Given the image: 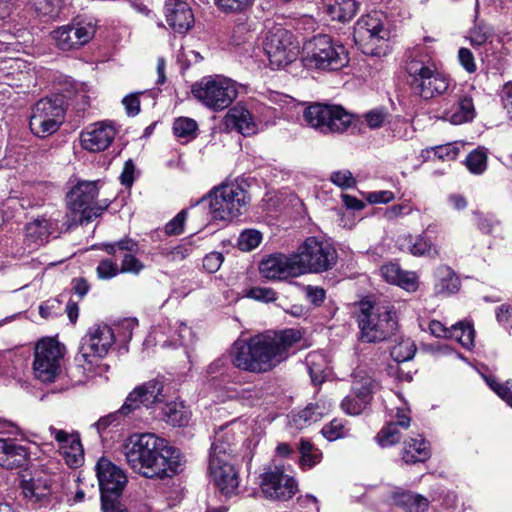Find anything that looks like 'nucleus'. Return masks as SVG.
Here are the masks:
<instances>
[{"mask_svg": "<svg viewBox=\"0 0 512 512\" xmlns=\"http://www.w3.org/2000/svg\"><path fill=\"white\" fill-rule=\"evenodd\" d=\"M130 468L146 478H167L177 474L184 463L180 450L155 434L130 436L124 445Z\"/></svg>", "mask_w": 512, "mask_h": 512, "instance_id": "nucleus-1", "label": "nucleus"}, {"mask_svg": "<svg viewBox=\"0 0 512 512\" xmlns=\"http://www.w3.org/2000/svg\"><path fill=\"white\" fill-rule=\"evenodd\" d=\"M295 329L281 333L259 334L248 341L237 340L231 348V361L241 370L263 373L287 359L290 348L300 340Z\"/></svg>", "mask_w": 512, "mask_h": 512, "instance_id": "nucleus-2", "label": "nucleus"}, {"mask_svg": "<svg viewBox=\"0 0 512 512\" xmlns=\"http://www.w3.org/2000/svg\"><path fill=\"white\" fill-rule=\"evenodd\" d=\"M236 426H240V423L232 421L215 432L209 456L210 477L215 486L226 496L236 494L239 486L238 473L228 461L232 446L237 440L234 432Z\"/></svg>", "mask_w": 512, "mask_h": 512, "instance_id": "nucleus-3", "label": "nucleus"}, {"mask_svg": "<svg viewBox=\"0 0 512 512\" xmlns=\"http://www.w3.org/2000/svg\"><path fill=\"white\" fill-rule=\"evenodd\" d=\"M413 93L423 100H430L449 91L452 80L439 72L428 54L415 53L407 62Z\"/></svg>", "mask_w": 512, "mask_h": 512, "instance_id": "nucleus-4", "label": "nucleus"}, {"mask_svg": "<svg viewBox=\"0 0 512 512\" xmlns=\"http://www.w3.org/2000/svg\"><path fill=\"white\" fill-rule=\"evenodd\" d=\"M302 62L310 69L338 71L348 64V51L329 35L319 34L304 43Z\"/></svg>", "mask_w": 512, "mask_h": 512, "instance_id": "nucleus-5", "label": "nucleus"}, {"mask_svg": "<svg viewBox=\"0 0 512 512\" xmlns=\"http://www.w3.org/2000/svg\"><path fill=\"white\" fill-rule=\"evenodd\" d=\"M360 337L365 342H378L390 336L397 327L395 311L389 304L360 303L358 315Z\"/></svg>", "mask_w": 512, "mask_h": 512, "instance_id": "nucleus-6", "label": "nucleus"}, {"mask_svg": "<svg viewBox=\"0 0 512 512\" xmlns=\"http://www.w3.org/2000/svg\"><path fill=\"white\" fill-rule=\"evenodd\" d=\"M204 200L212 219L228 222L246 212L250 197L241 185L231 182L215 187Z\"/></svg>", "mask_w": 512, "mask_h": 512, "instance_id": "nucleus-7", "label": "nucleus"}, {"mask_svg": "<svg viewBox=\"0 0 512 512\" xmlns=\"http://www.w3.org/2000/svg\"><path fill=\"white\" fill-rule=\"evenodd\" d=\"M293 254L299 275L328 271L337 262L336 249L328 241L316 236L307 237Z\"/></svg>", "mask_w": 512, "mask_h": 512, "instance_id": "nucleus-8", "label": "nucleus"}, {"mask_svg": "<svg viewBox=\"0 0 512 512\" xmlns=\"http://www.w3.org/2000/svg\"><path fill=\"white\" fill-rule=\"evenodd\" d=\"M193 96L214 112L229 107L238 96V84L222 75L202 78L192 86Z\"/></svg>", "mask_w": 512, "mask_h": 512, "instance_id": "nucleus-9", "label": "nucleus"}, {"mask_svg": "<svg viewBox=\"0 0 512 512\" xmlns=\"http://www.w3.org/2000/svg\"><path fill=\"white\" fill-rule=\"evenodd\" d=\"M98 190V182L81 181L68 193L67 205L81 224L91 222L109 207L110 201L107 199L95 200Z\"/></svg>", "mask_w": 512, "mask_h": 512, "instance_id": "nucleus-10", "label": "nucleus"}, {"mask_svg": "<svg viewBox=\"0 0 512 512\" xmlns=\"http://www.w3.org/2000/svg\"><path fill=\"white\" fill-rule=\"evenodd\" d=\"M306 123L321 133H343L352 123V116L338 105L315 103L304 110Z\"/></svg>", "mask_w": 512, "mask_h": 512, "instance_id": "nucleus-11", "label": "nucleus"}, {"mask_svg": "<svg viewBox=\"0 0 512 512\" xmlns=\"http://www.w3.org/2000/svg\"><path fill=\"white\" fill-rule=\"evenodd\" d=\"M299 49V42L289 30L275 26L268 31L264 50L273 68H284L295 61Z\"/></svg>", "mask_w": 512, "mask_h": 512, "instance_id": "nucleus-12", "label": "nucleus"}, {"mask_svg": "<svg viewBox=\"0 0 512 512\" xmlns=\"http://www.w3.org/2000/svg\"><path fill=\"white\" fill-rule=\"evenodd\" d=\"M390 30L386 15L381 11H372L363 15L354 26V40L365 54L376 55L372 47L388 40Z\"/></svg>", "mask_w": 512, "mask_h": 512, "instance_id": "nucleus-13", "label": "nucleus"}, {"mask_svg": "<svg viewBox=\"0 0 512 512\" xmlns=\"http://www.w3.org/2000/svg\"><path fill=\"white\" fill-rule=\"evenodd\" d=\"M63 118L64 108L61 97L41 99L32 109L30 130L35 136L44 138L59 129Z\"/></svg>", "mask_w": 512, "mask_h": 512, "instance_id": "nucleus-14", "label": "nucleus"}, {"mask_svg": "<svg viewBox=\"0 0 512 512\" xmlns=\"http://www.w3.org/2000/svg\"><path fill=\"white\" fill-rule=\"evenodd\" d=\"M63 346L53 338L38 341L34 350L33 370L42 382H53L60 373Z\"/></svg>", "mask_w": 512, "mask_h": 512, "instance_id": "nucleus-15", "label": "nucleus"}, {"mask_svg": "<svg viewBox=\"0 0 512 512\" xmlns=\"http://www.w3.org/2000/svg\"><path fill=\"white\" fill-rule=\"evenodd\" d=\"M115 342L112 328L106 324H94L82 337L79 348V361L94 365L103 359Z\"/></svg>", "mask_w": 512, "mask_h": 512, "instance_id": "nucleus-16", "label": "nucleus"}, {"mask_svg": "<svg viewBox=\"0 0 512 512\" xmlns=\"http://www.w3.org/2000/svg\"><path fill=\"white\" fill-rule=\"evenodd\" d=\"M260 487L267 498L282 501L289 500L297 491L293 477L285 474L279 466L269 468L261 475Z\"/></svg>", "mask_w": 512, "mask_h": 512, "instance_id": "nucleus-17", "label": "nucleus"}, {"mask_svg": "<svg viewBox=\"0 0 512 512\" xmlns=\"http://www.w3.org/2000/svg\"><path fill=\"white\" fill-rule=\"evenodd\" d=\"M94 33L92 25L77 23L58 27L51 32V38L58 49L70 51L87 44L93 38Z\"/></svg>", "mask_w": 512, "mask_h": 512, "instance_id": "nucleus-18", "label": "nucleus"}, {"mask_svg": "<svg viewBox=\"0 0 512 512\" xmlns=\"http://www.w3.org/2000/svg\"><path fill=\"white\" fill-rule=\"evenodd\" d=\"M163 383L158 380H150L128 394L120 412L130 414L141 406L150 407L163 401Z\"/></svg>", "mask_w": 512, "mask_h": 512, "instance_id": "nucleus-19", "label": "nucleus"}, {"mask_svg": "<svg viewBox=\"0 0 512 512\" xmlns=\"http://www.w3.org/2000/svg\"><path fill=\"white\" fill-rule=\"evenodd\" d=\"M96 475L101 494H120L127 483L124 471L105 457L98 460Z\"/></svg>", "mask_w": 512, "mask_h": 512, "instance_id": "nucleus-20", "label": "nucleus"}, {"mask_svg": "<svg viewBox=\"0 0 512 512\" xmlns=\"http://www.w3.org/2000/svg\"><path fill=\"white\" fill-rule=\"evenodd\" d=\"M116 134L117 130L112 122L94 123L81 133V145L87 151L101 152L111 145Z\"/></svg>", "mask_w": 512, "mask_h": 512, "instance_id": "nucleus-21", "label": "nucleus"}, {"mask_svg": "<svg viewBox=\"0 0 512 512\" xmlns=\"http://www.w3.org/2000/svg\"><path fill=\"white\" fill-rule=\"evenodd\" d=\"M261 275L269 280H283L300 276L294 254H274L263 259L259 265Z\"/></svg>", "mask_w": 512, "mask_h": 512, "instance_id": "nucleus-22", "label": "nucleus"}, {"mask_svg": "<svg viewBox=\"0 0 512 512\" xmlns=\"http://www.w3.org/2000/svg\"><path fill=\"white\" fill-rule=\"evenodd\" d=\"M51 435L58 442L59 452L71 467H78L83 461V449L77 433H68L53 426L49 427Z\"/></svg>", "mask_w": 512, "mask_h": 512, "instance_id": "nucleus-23", "label": "nucleus"}, {"mask_svg": "<svg viewBox=\"0 0 512 512\" xmlns=\"http://www.w3.org/2000/svg\"><path fill=\"white\" fill-rule=\"evenodd\" d=\"M223 125L227 130H234L243 136L257 133L258 125L252 113L241 103L230 108L223 118Z\"/></svg>", "mask_w": 512, "mask_h": 512, "instance_id": "nucleus-24", "label": "nucleus"}, {"mask_svg": "<svg viewBox=\"0 0 512 512\" xmlns=\"http://www.w3.org/2000/svg\"><path fill=\"white\" fill-rule=\"evenodd\" d=\"M165 15L169 26L178 33L187 32L194 23L190 6L182 0H168L165 4Z\"/></svg>", "mask_w": 512, "mask_h": 512, "instance_id": "nucleus-25", "label": "nucleus"}, {"mask_svg": "<svg viewBox=\"0 0 512 512\" xmlns=\"http://www.w3.org/2000/svg\"><path fill=\"white\" fill-rule=\"evenodd\" d=\"M31 452L28 447L12 439L0 438V466L15 469L27 465Z\"/></svg>", "mask_w": 512, "mask_h": 512, "instance_id": "nucleus-26", "label": "nucleus"}, {"mask_svg": "<svg viewBox=\"0 0 512 512\" xmlns=\"http://www.w3.org/2000/svg\"><path fill=\"white\" fill-rule=\"evenodd\" d=\"M60 212L36 218L26 225V237L35 245H41L58 229Z\"/></svg>", "mask_w": 512, "mask_h": 512, "instance_id": "nucleus-27", "label": "nucleus"}, {"mask_svg": "<svg viewBox=\"0 0 512 512\" xmlns=\"http://www.w3.org/2000/svg\"><path fill=\"white\" fill-rule=\"evenodd\" d=\"M454 104L445 109L444 117L454 125L471 122L476 116L473 98L468 93H456Z\"/></svg>", "mask_w": 512, "mask_h": 512, "instance_id": "nucleus-28", "label": "nucleus"}, {"mask_svg": "<svg viewBox=\"0 0 512 512\" xmlns=\"http://www.w3.org/2000/svg\"><path fill=\"white\" fill-rule=\"evenodd\" d=\"M430 445L420 435L409 438L403 443L402 460L406 464L424 462L430 457Z\"/></svg>", "mask_w": 512, "mask_h": 512, "instance_id": "nucleus-29", "label": "nucleus"}, {"mask_svg": "<svg viewBox=\"0 0 512 512\" xmlns=\"http://www.w3.org/2000/svg\"><path fill=\"white\" fill-rule=\"evenodd\" d=\"M434 276L435 294L441 296H449L458 292L460 288V279L450 267L446 265L439 266L435 270Z\"/></svg>", "mask_w": 512, "mask_h": 512, "instance_id": "nucleus-30", "label": "nucleus"}, {"mask_svg": "<svg viewBox=\"0 0 512 512\" xmlns=\"http://www.w3.org/2000/svg\"><path fill=\"white\" fill-rule=\"evenodd\" d=\"M359 4L356 0H327L324 12L331 20L339 22L350 21L357 13Z\"/></svg>", "mask_w": 512, "mask_h": 512, "instance_id": "nucleus-31", "label": "nucleus"}, {"mask_svg": "<svg viewBox=\"0 0 512 512\" xmlns=\"http://www.w3.org/2000/svg\"><path fill=\"white\" fill-rule=\"evenodd\" d=\"M331 410V404L326 402H316L309 404L298 414L292 417V422L298 429H303L320 421Z\"/></svg>", "mask_w": 512, "mask_h": 512, "instance_id": "nucleus-32", "label": "nucleus"}, {"mask_svg": "<svg viewBox=\"0 0 512 512\" xmlns=\"http://www.w3.org/2000/svg\"><path fill=\"white\" fill-rule=\"evenodd\" d=\"M0 70L8 78L15 73V82H8L14 84L15 87H22L30 78V65L20 57L5 60Z\"/></svg>", "mask_w": 512, "mask_h": 512, "instance_id": "nucleus-33", "label": "nucleus"}, {"mask_svg": "<svg viewBox=\"0 0 512 512\" xmlns=\"http://www.w3.org/2000/svg\"><path fill=\"white\" fill-rule=\"evenodd\" d=\"M21 486L24 497L32 503L41 502L51 494V486L48 479L32 478L24 480Z\"/></svg>", "mask_w": 512, "mask_h": 512, "instance_id": "nucleus-34", "label": "nucleus"}, {"mask_svg": "<svg viewBox=\"0 0 512 512\" xmlns=\"http://www.w3.org/2000/svg\"><path fill=\"white\" fill-rule=\"evenodd\" d=\"M164 420L172 426H185L188 424L191 412L183 401L178 399L167 402L162 408Z\"/></svg>", "mask_w": 512, "mask_h": 512, "instance_id": "nucleus-35", "label": "nucleus"}, {"mask_svg": "<svg viewBox=\"0 0 512 512\" xmlns=\"http://www.w3.org/2000/svg\"><path fill=\"white\" fill-rule=\"evenodd\" d=\"M399 246L403 250H408L414 256H434L437 250L431 241L425 236H405L398 240Z\"/></svg>", "mask_w": 512, "mask_h": 512, "instance_id": "nucleus-36", "label": "nucleus"}, {"mask_svg": "<svg viewBox=\"0 0 512 512\" xmlns=\"http://www.w3.org/2000/svg\"><path fill=\"white\" fill-rule=\"evenodd\" d=\"M393 499L397 505L403 507L407 512H425L429 507L427 498L412 492L396 493Z\"/></svg>", "mask_w": 512, "mask_h": 512, "instance_id": "nucleus-37", "label": "nucleus"}, {"mask_svg": "<svg viewBox=\"0 0 512 512\" xmlns=\"http://www.w3.org/2000/svg\"><path fill=\"white\" fill-rule=\"evenodd\" d=\"M378 384L375 380H373L370 376H363L360 372H358L354 376V381L352 384V393L355 395L357 399H361L362 401L370 404L372 399V394L377 388Z\"/></svg>", "mask_w": 512, "mask_h": 512, "instance_id": "nucleus-38", "label": "nucleus"}, {"mask_svg": "<svg viewBox=\"0 0 512 512\" xmlns=\"http://www.w3.org/2000/svg\"><path fill=\"white\" fill-rule=\"evenodd\" d=\"M299 453V465L303 470H309L321 462L322 452L306 439H301Z\"/></svg>", "mask_w": 512, "mask_h": 512, "instance_id": "nucleus-39", "label": "nucleus"}, {"mask_svg": "<svg viewBox=\"0 0 512 512\" xmlns=\"http://www.w3.org/2000/svg\"><path fill=\"white\" fill-rule=\"evenodd\" d=\"M306 366L313 382H322L327 368V359L322 352H310L305 359Z\"/></svg>", "mask_w": 512, "mask_h": 512, "instance_id": "nucleus-40", "label": "nucleus"}, {"mask_svg": "<svg viewBox=\"0 0 512 512\" xmlns=\"http://www.w3.org/2000/svg\"><path fill=\"white\" fill-rule=\"evenodd\" d=\"M475 331L469 322H459L450 328V338L459 342L464 348L474 346Z\"/></svg>", "mask_w": 512, "mask_h": 512, "instance_id": "nucleus-41", "label": "nucleus"}, {"mask_svg": "<svg viewBox=\"0 0 512 512\" xmlns=\"http://www.w3.org/2000/svg\"><path fill=\"white\" fill-rule=\"evenodd\" d=\"M475 225L484 234L496 236L502 230L501 222L490 213L474 212Z\"/></svg>", "mask_w": 512, "mask_h": 512, "instance_id": "nucleus-42", "label": "nucleus"}, {"mask_svg": "<svg viewBox=\"0 0 512 512\" xmlns=\"http://www.w3.org/2000/svg\"><path fill=\"white\" fill-rule=\"evenodd\" d=\"M400 427L395 421L388 420L387 424L379 431L376 440L381 447L395 445L401 439Z\"/></svg>", "mask_w": 512, "mask_h": 512, "instance_id": "nucleus-43", "label": "nucleus"}, {"mask_svg": "<svg viewBox=\"0 0 512 512\" xmlns=\"http://www.w3.org/2000/svg\"><path fill=\"white\" fill-rule=\"evenodd\" d=\"M197 122L189 117H179L173 123V131L176 137L190 140L196 137Z\"/></svg>", "mask_w": 512, "mask_h": 512, "instance_id": "nucleus-44", "label": "nucleus"}, {"mask_svg": "<svg viewBox=\"0 0 512 512\" xmlns=\"http://www.w3.org/2000/svg\"><path fill=\"white\" fill-rule=\"evenodd\" d=\"M416 352V346L410 338L399 340L391 348V357L396 362H405L413 358Z\"/></svg>", "mask_w": 512, "mask_h": 512, "instance_id": "nucleus-45", "label": "nucleus"}, {"mask_svg": "<svg viewBox=\"0 0 512 512\" xmlns=\"http://www.w3.org/2000/svg\"><path fill=\"white\" fill-rule=\"evenodd\" d=\"M170 341L173 345L188 347L194 342V334L186 324L176 322L171 331Z\"/></svg>", "mask_w": 512, "mask_h": 512, "instance_id": "nucleus-46", "label": "nucleus"}, {"mask_svg": "<svg viewBox=\"0 0 512 512\" xmlns=\"http://www.w3.org/2000/svg\"><path fill=\"white\" fill-rule=\"evenodd\" d=\"M466 166L473 174H482L487 167V153L483 149H475L466 158Z\"/></svg>", "mask_w": 512, "mask_h": 512, "instance_id": "nucleus-47", "label": "nucleus"}, {"mask_svg": "<svg viewBox=\"0 0 512 512\" xmlns=\"http://www.w3.org/2000/svg\"><path fill=\"white\" fill-rule=\"evenodd\" d=\"M488 386L510 407H512V381H506L504 383L498 382L496 379L491 377L485 378Z\"/></svg>", "mask_w": 512, "mask_h": 512, "instance_id": "nucleus-48", "label": "nucleus"}, {"mask_svg": "<svg viewBox=\"0 0 512 512\" xmlns=\"http://www.w3.org/2000/svg\"><path fill=\"white\" fill-rule=\"evenodd\" d=\"M262 240V235L259 231L248 229L243 231L238 238V247L242 251H251L255 249Z\"/></svg>", "mask_w": 512, "mask_h": 512, "instance_id": "nucleus-49", "label": "nucleus"}, {"mask_svg": "<svg viewBox=\"0 0 512 512\" xmlns=\"http://www.w3.org/2000/svg\"><path fill=\"white\" fill-rule=\"evenodd\" d=\"M37 13L56 17L62 9L63 0H32Z\"/></svg>", "mask_w": 512, "mask_h": 512, "instance_id": "nucleus-50", "label": "nucleus"}, {"mask_svg": "<svg viewBox=\"0 0 512 512\" xmlns=\"http://www.w3.org/2000/svg\"><path fill=\"white\" fill-rule=\"evenodd\" d=\"M254 0H215L216 7L225 14L242 12L253 4Z\"/></svg>", "mask_w": 512, "mask_h": 512, "instance_id": "nucleus-51", "label": "nucleus"}, {"mask_svg": "<svg viewBox=\"0 0 512 512\" xmlns=\"http://www.w3.org/2000/svg\"><path fill=\"white\" fill-rule=\"evenodd\" d=\"M389 113L385 108H375L363 115L364 121L370 129H378L383 126Z\"/></svg>", "mask_w": 512, "mask_h": 512, "instance_id": "nucleus-52", "label": "nucleus"}, {"mask_svg": "<svg viewBox=\"0 0 512 512\" xmlns=\"http://www.w3.org/2000/svg\"><path fill=\"white\" fill-rule=\"evenodd\" d=\"M108 254L114 255L117 250L125 251V254H133L138 252V244L132 239L125 238L114 243H106L103 245Z\"/></svg>", "mask_w": 512, "mask_h": 512, "instance_id": "nucleus-53", "label": "nucleus"}, {"mask_svg": "<svg viewBox=\"0 0 512 512\" xmlns=\"http://www.w3.org/2000/svg\"><path fill=\"white\" fill-rule=\"evenodd\" d=\"M492 36V29L486 24H477L470 31V42L474 47H479L485 44Z\"/></svg>", "mask_w": 512, "mask_h": 512, "instance_id": "nucleus-54", "label": "nucleus"}, {"mask_svg": "<svg viewBox=\"0 0 512 512\" xmlns=\"http://www.w3.org/2000/svg\"><path fill=\"white\" fill-rule=\"evenodd\" d=\"M323 436L329 441H334L338 438L344 437L347 430L342 420L334 419L329 424L325 425L321 430Z\"/></svg>", "mask_w": 512, "mask_h": 512, "instance_id": "nucleus-55", "label": "nucleus"}, {"mask_svg": "<svg viewBox=\"0 0 512 512\" xmlns=\"http://www.w3.org/2000/svg\"><path fill=\"white\" fill-rule=\"evenodd\" d=\"M368 405L369 404L361 399H357L353 393L345 397L341 402L342 409L350 415H359L367 408Z\"/></svg>", "mask_w": 512, "mask_h": 512, "instance_id": "nucleus-56", "label": "nucleus"}, {"mask_svg": "<svg viewBox=\"0 0 512 512\" xmlns=\"http://www.w3.org/2000/svg\"><path fill=\"white\" fill-rule=\"evenodd\" d=\"M330 180L333 184L343 189L352 188L356 185L355 178L347 169L334 171L330 175Z\"/></svg>", "mask_w": 512, "mask_h": 512, "instance_id": "nucleus-57", "label": "nucleus"}, {"mask_svg": "<svg viewBox=\"0 0 512 512\" xmlns=\"http://www.w3.org/2000/svg\"><path fill=\"white\" fill-rule=\"evenodd\" d=\"M461 144L458 142L448 143L433 148L435 155L444 161H451L457 158Z\"/></svg>", "mask_w": 512, "mask_h": 512, "instance_id": "nucleus-58", "label": "nucleus"}, {"mask_svg": "<svg viewBox=\"0 0 512 512\" xmlns=\"http://www.w3.org/2000/svg\"><path fill=\"white\" fill-rule=\"evenodd\" d=\"M135 254H124L120 267L121 273L138 275L144 269V264L135 257Z\"/></svg>", "mask_w": 512, "mask_h": 512, "instance_id": "nucleus-59", "label": "nucleus"}, {"mask_svg": "<svg viewBox=\"0 0 512 512\" xmlns=\"http://www.w3.org/2000/svg\"><path fill=\"white\" fill-rule=\"evenodd\" d=\"M409 409L405 406L396 407L395 409H391L389 412V420L395 421V423L401 429H407L410 426L411 418L409 415Z\"/></svg>", "mask_w": 512, "mask_h": 512, "instance_id": "nucleus-60", "label": "nucleus"}, {"mask_svg": "<svg viewBox=\"0 0 512 512\" xmlns=\"http://www.w3.org/2000/svg\"><path fill=\"white\" fill-rule=\"evenodd\" d=\"M61 312V301L57 298L49 299L39 306V313L45 319L60 315Z\"/></svg>", "mask_w": 512, "mask_h": 512, "instance_id": "nucleus-61", "label": "nucleus"}, {"mask_svg": "<svg viewBox=\"0 0 512 512\" xmlns=\"http://www.w3.org/2000/svg\"><path fill=\"white\" fill-rule=\"evenodd\" d=\"M247 297L262 302H272L277 298L276 292L267 287H253L247 292Z\"/></svg>", "mask_w": 512, "mask_h": 512, "instance_id": "nucleus-62", "label": "nucleus"}, {"mask_svg": "<svg viewBox=\"0 0 512 512\" xmlns=\"http://www.w3.org/2000/svg\"><path fill=\"white\" fill-rule=\"evenodd\" d=\"M119 494H101L103 512H127L124 506L117 501Z\"/></svg>", "mask_w": 512, "mask_h": 512, "instance_id": "nucleus-63", "label": "nucleus"}, {"mask_svg": "<svg viewBox=\"0 0 512 512\" xmlns=\"http://www.w3.org/2000/svg\"><path fill=\"white\" fill-rule=\"evenodd\" d=\"M499 96L503 109L512 121V82H507L503 85Z\"/></svg>", "mask_w": 512, "mask_h": 512, "instance_id": "nucleus-64", "label": "nucleus"}]
</instances>
